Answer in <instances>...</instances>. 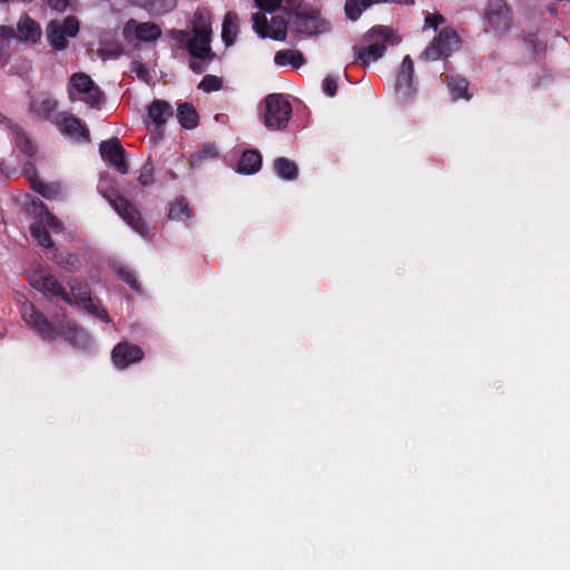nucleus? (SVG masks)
I'll return each instance as SVG.
<instances>
[{"label":"nucleus","mask_w":570,"mask_h":570,"mask_svg":"<svg viewBox=\"0 0 570 570\" xmlns=\"http://www.w3.org/2000/svg\"><path fill=\"white\" fill-rule=\"evenodd\" d=\"M21 316L43 341L52 342L62 337L75 347H85L90 342L89 334L75 321L62 317L53 323L30 302L21 305Z\"/></svg>","instance_id":"obj_1"},{"label":"nucleus","mask_w":570,"mask_h":570,"mask_svg":"<svg viewBox=\"0 0 570 570\" xmlns=\"http://www.w3.org/2000/svg\"><path fill=\"white\" fill-rule=\"evenodd\" d=\"M193 36L188 30L170 29L167 37L176 42L180 49L199 60H213L215 53L212 50V19L206 10H197L193 18Z\"/></svg>","instance_id":"obj_2"},{"label":"nucleus","mask_w":570,"mask_h":570,"mask_svg":"<svg viewBox=\"0 0 570 570\" xmlns=\"http://www.w3.org/2000/svg\"><path fill=\"white\" fill-rule=\"evenodd\" d=\"M401 41L396 32L386 26H374L362 38V45L354 46V60L362 67L370 66L381 59L387 46L397 45Z\"/></svg>","instance_id":"obj_3"},{"label":"nucleus","mask_w":570,"mask_h":570,"mask_svg":"<svg viewBox=\"0 0 570 570\" xmlns=\"http://www.w3.org/2000/svg\"><path fill=\"white\" fill-rule=\"evenodd\" d=\"M98 189L102 197L109 203L112 209L139 235L147 237L149 227L141 216L138 207L125 198L114 186H107V181L101 180Z\"/></svg>","instance_id":"obj_4"},{"label":"nucleus","mask_w":570,"mask_h":570,"mask_svg":"<svg viewBox=\"0 0 570 570\" xmlns=\"http://www.w3.org/2000/svg\"><path fill=\"white\" fill-rule=\"evenodd\" d=\"M283 10L294 31L312 36L322 30L323 20L320 10L304 0H288Z\"/></svg>","instance_id":"obj_5"},{"label":"nucleus","mask_w":570,"mask_h":570,"mask_svg":"<svg viewBox=\"0 0 570 570\" xmlns=\"http://www.w3.org/2000/svg\"><path fill=\"white\" fill-rule=\"evenodd\" d=\"M292 105L282 94H271L264 99L262 121L268 130H283L292 116Z\"/></svg>","instance_id":"obj_6"},{"label":"nucleus","mask_w":570,"mask_h":570,"mask_svg":"<svg viewBox=\"0 0 570 570\" xmlns=\"http://www.w3.org/2000/svg\"><path fill=\"white\" fill-rule=\"evenodd\" d=\"M484 30L504 36L513 24V12L505 0H488L483 10Z\"/></svg>","instance_id":"obj_7"},{"label":"nucleus","mask_w":570,"mask_h":570,"mask_svg":"<svg viewBox=\"0 0 570 570\" xmlns=\"http://www.w3.org/2000/svg\"><path fill=\"white\" fill-rule=\"evenodd\" d=\"M70 287V302H66L69 305H76L86 309L92 316L109 322V315L105 307L101 306L98 298L91 296V291L88 284H83L76 278H72L68 283Z\"/></svg>","instance_id":"obj_8"},{"label":"nucleus","mask_w":570,"mask_h":570,"mask_svg":"<svg viewBox=\"0 0 570 570\" xmlns=\"http://www.w3.org/2000/svg\"><path fill=\"white\" fill-rule=\"evenodd\" d=\"M69 99L75 100V95H83L82 100L90 108H99L104 101V92L94 82L90 76L85 72H76L70 78V88L68 89Z\"/></svg>","instance_id":"obj_9"},{"label":"nucleus","mask_w":570,"mask_h":570,"mask_svg":"<svg viewBox=\"0 0 570 570\" xmlns=\"http://www.w3.org/2000/svg\"><path fill=\"white\" fill-rule=\"evenodd\" d=\"M460 46V38L452 28H443L432 42L424 49L420 58L425 61H436L448 58Z\"/></svg>","instance_id":"obj_10"},{"label":"nucleus","mask_w":570,"mask_h":570,"mask_svg":"<svg viewBox=\"0 0 570 570\" xmlns=\"http://www.w3.org/2000/svg\"><path fill=\"white\" fill-rule=\"evenodd\" d=\"M80 29L79 20L75 16H68L62 22L52 20L48 23L47 39L56 51L68 48L67 38H75Z\"/></svg>","instance_id":"obj_11"},{"label":"nucleus","mask_w":570,"mask_h":570,"mask_svg":"<svg viewBox=\"0 0 570 570\" xmlns=\"http://www.w3.org/2000/svg\"><path fill=\"white\" fill-rule=\"evenodd\" d=\"M30 285L42 293L49 301L61 298L63 302H70V295L61 283L51 274L42 271H35L29 277Z\"/></svg>","instance_id":"obj_12"},{"label":"nucleus","mask_w":570,"mask_h":570,"mask_svg":"<svg viewBox=\"0 0 570 570\" xmlns=\"http://www.w3.org/2000/svg\"><path fill=\"white\" fill-rule=\"evenodd\" d=\"M99 151L101 158L108 161L122 175L129 171V165L126 160V150L118 138L105 140L100 144Z\"/></svg>","instance_id":"obj_13"},{"label":"nucleus","mask_w":570,"mask_h":570,"mask_svg":"<svg viewBox=\"0 0 570 570\" xmlns=\"http://www.w3.org/2000/svg\"><path fill=\"white\" fill-rule=\"evenodd\" d=\"M122 35L126 40L135 37L137 40L151 42L161 37V30L154 22H137L135 19H130L126 22Z\"/></svg>","instance_id":"obj_14"},{"label":"nucleus","mask_w":570,"mask_h":570,"mask_svg":"<svg viewBox=\"0 0 570 570\" xmlns=\"http://www.w3.org/2000/svg\"><path fill=\"white\" fill-rule=\"evenodd\" d=\"M111 358L117 368L124 370L140 362L144 358V351L140 346L125 341L114 346Z\"/></svg>","instance_id":"obj_15"},{"label":"nucleus","mask_w":570,"mask_h":570,"mask_svg":"<svg viewBox=\"0 0 570 570\" xmlns=\"http://www.w3.org/2000/svg\"><path fill=\"white\" fill-rule=\"evenodd\" d=\"M414 63L410 56H405L396 75L395 91L403 98H411L415 88L413 86Z\"/></svg>","instance_id":"obj_16"},{"label":"nucleus","mask_w":570,"mask_h":570,"mask_svg":"<svg viewBox=\"0 0 570 570\" xmlns=\"http://www.w3.org/2000/svg\"><path fill=\"white\" fill-rule=\"evenodd\" d=\"M56 124L60 131L69 137H80L85 141L90 140V134L81 120L69 112L57 115Z\"/></svg>","instance_id":"obj_17"},{"label":"nucleus","mask_w":570,"mask_h":570,"mask_svg":"<svg viewBox=\"0 0 570 570\" xmlns=\"http://www.w3.org/2000/svg\"><path fill=\"white\" fill-rule=\"evenodd\" d=\"M148 118L157 131L161 130L166 121L174 116L171 105L166 100L155 99L148 107Z\"/></svg>","instance_id":"obj_18"},{"label":"nucleus","mask_w":570,"mask_h":570,"mask_svg":"<svg viewBox=\"0 0 570 570\" xmlns=\"http://www.w3.org/2000/svg\"><path fill=\"white\" fill-rule=\"evenodd\" d=\"M381 2H390V3H405V4H413V0H346L344 10L345 14L348 19L352 21H356L362 12L373 4L381 3Z\"/></svg>","instance_id":"obj_19"},{"label":"nucleus","mask_w":570,"mask_h":570,"mask_svg":"<svg viewBox=\"0 0 570 570\" xmlns=\"http://www.w3.org/2000/svg\"><path fill=\"white\" fill-rule=\"evenodd\" d=\"M254 29L261 38H273L274 40H284L286 37V22L282 21L278 30H271L264 13L256 12L253 16Z\"/></svg>","instance_id":"obj_20"},{"label":"nucleus","mask_w":570,"mask_h":570,"mask_svg":"<svg viewBox=\"0 0 570 570\" xmlns=\"http://www.w3.org/2000/svg\"><path fill=\"white\" fill-rule=\"evenodd\" d=\"M263 157L257 149L245 150L238 161V171L246 175L256 174L262 167Z\"/></svg>","instance_id":"obj_21"},{"label":"nucleus","mask_w":570,"mask_h":570,"mask_svg":"<svg viewBox=\"0 0 570 570\" xmlns=\"http://www.w3.org/2000/svg\"><path fill=\"white\" fill-rule=\"evenodd\" d=\"M57 107L58 101L47 94L32 99L30 102V111L42 119H48Z\"/></svg>","instance_id":"obj_22"},{"label":"nucleus","mask_w":570,"mask_h":570,"mask_svg":"<svg viewBox=\"0 0 570 570\" xmlns=\"http://www.w3.org/2000/svg\"><path fill=\"white\" fill-rule=\"evenodd\" d=\"M7 122L12 131L13 140L18 149L27 157H33L37 153V147L33 141L27 136L26 131L19 125L11 124L8 119Z\"/></svg>","instance_id":"obj_23"},{"label":"nucleus","mask_w":570,"mask_h":570,"mask_svg":"<svg viewBox=\"0 0 570 570\" xmlns=\"http://www.w3.org/2000/svg\"><path fill=\"white\" fill-rule=\"evenodd\" d=\"M17 30L20 40L37 42L41 38L40 26L28 16L20 18Z\"/></svg>","instance_id":"obj_24"},{"label":"nucleus","mask_w":570,"mask_h":570,"mask_svg":"<svg viewBox=\"0 0 570 570\" xmlns=\"http://www.w3.org/2000/svg\"><path fill=\"white\" fill-rule=\"evenodd\" d=\"M446 86L452 95L453 100L465 99L470 100L471 95L469 94V82L460 75H448L445 77Z\"/></svg>","instance_id":"obj_25"},{"label":"nucleus","mask_w":570,"mask_h":570,"mask_svg":"<svg viewBox=\"0 0 570 570\" xmlns=\"http://www.w3.org/2000/svg\"><path fill=\"white\" fill-rule=\"evenodd\" d=\"M177 119L179 125L185 129H194L199 122V116L195 107L189 102H184L178 106Z\"/></svg>","instance_id":"obj_26"},{"label":"nucleus","mask_w":570,"mask_h":570,"mask_svg":"<svg viewBox=\"0 0 570 570\" xmlns=\"http://www.w3.org/2000/svg\"><path fill=\"white\" fill-rule=\"evenodd\" d=\"M238 17L235 12L228 11L223 21L222 39L225 46H232L238 32Z\"/></svg>","instance_id":"obj_27"},{"label":"nucleus","mask_w":570,"mask_h":570,"mask_svg":"<svg viewBox=\"0 0 570 570\" xmlns=\"http://www.w3.org/2000/svg\"><path fill=\"white\" fill-rule=\"evenodd\" d=\"M273 168L275 173L285 180H294L298 176V167L297 165L286 158V157H277L274 160Z\"/></svg>","instance_id":"obj_28"},{"label":"nucleus","mask_w":570,"mask_h":570,"mask_svg":"<svg viewBox=\"0 0 570 570\" xmlns=\"http://www.w3.org/2000/svg\"><path fill=\"white\" fill-rule=\"evenodd\" d=\"M32 206L36 209H39L38 216H39V224H42L46 228L49 227L53 232H61L62 230V224L59 222V219L48 210L43 202L41 200H33Z\"/></svg>","instance_id":"obj_29"},{"label":"nucleus","mask_w":570,"mask_h":570,"mask_svg":"<svg viewBox=\"0 0 570 570\" xmlns=\"http://www.w3.org/2000/svg\"><path fill=\"white\" fill-rule=\"evenodd\" d=\"M274 61L278 66L291 65L293 68H299L304 62V56L297 50H279L275 53Z\"/></svg>","instance_id":"obj_30"},{"label":"nucleus","mask_w":570,"mask_h":570,"mask_svg":"<svg viewBox=\"0 0 570 570\" xmlns=\"http://www.w3.org/2000/svg\"><path fill=\"white\" fill-rule=\"evenodd\" d=\"M52 261L66 271H77L80 267V261L76 254L69 252H59L55 248Z\"/></svg>","instance_id":"obj_31"},{"label":"nucleus","mask_w":570,"mask_h":570,"mask_svg":"<svg viewBox=\"0 0 570 570\" xmlns=\"http://www.w3.org/2000/svg\"><path fill=\"white\" fill-rule=\"evenodd\" d=\"M30 185L33 191L40 194L47 199H56L60 195V185L47 184L38 178L30 179Z\"/></svg>","instance_id":"obj_32"},{"label":"nucleus","mask_w":570,"mask_h":570,"mask_svg":"<svg viewBox=\"0 0 570 570\" xmlns=\"http://www.w3.org/2000/svg\"><path fill=\"white\" fill-rule=\"evenodd\" d=\"M168 217L177 220H185L191 217V210L186 198L178 197L170 204Z\"/></svg>","instance_id":"obj_33"},{"label":"nucleus","mask_w":570,"mask_h":570,"mask_svg":"<svg viewBox=\"0 0 570 570\" xmlns=\"http://www.w3.org/2000/svg\"><path fill=\"white\" fill-rule=\"evenodd\" d=\"M218 155V149L214 142H206L202 149L190 156L191 167H199L205 160L214 159Z\"/></svg>","instance_id":"obj_34"},{"label":"nucleus","mask_w":570,"mask_h":570,"mask_svg":"<svg viewBox=\"0 0 570 570\" xmlns=\"http://www.w3.org/2000/svg\"><path fill=\"white\" fill-rule=\"evenodd\" d=\"M31 236L38 242V244L45 248H52L53 240L48 232V229L39 223H33L30 226Z\"/></svg>","instance_id":"obj_35"},{"label":"nucleus","mask_w":570,"mask_h":570,"mask_svg":"<svg viewBox=\"0 0 570 570\" xmlns=\"http://www.w3.org/2000/svg\"><path fill=\"white\" fill-rule=\"evenodd\" d=\"M155 167L151 158L149 157L140 169L138 181L141 186L148 187L155 183Z\"/></svg>","instance_id":"obj_36"},{"label":"nucleus","mask_w":570,"mask_h":570,"mask_svg":"<svg viewBox=\"0 0 570 570\" xmlns=\"http://www.w3.org/2000/svg\"><path fill=\"white\" fill-rule=\"evenodd\" d=\"M222 86L223 80L219 77L214 75H206L199 82L198 88L206 92H212L219 90Z\"/></svg>","instance_id":"obj_37"},{"label":"nucleus","mask_w":570,"mask_h":570,"mask_svg":"<svg viewBox=\"0 0 570 570\" xmlns=\"http://www.w3.org/2000/svg\"><path fill=\"white\" fill-rule=\"evenodd\" d=\"M118 277L127 283L134 291H140V284L135 275V273L127 267H119L117 269Z\"/></svg>","instance_id":"obj_38"},{"label":"nucleus","mask_w":570,"mask_h":570,"mask_svg":"<svg viewBox=\"0 0 570 570\" xmlns=\"http://www.w3.org/2000/svg\"><path fill=\"white\" fill-rule=\"evenodd\" d=\"M131 71L136 73V76L147 82L150 78L149 70L145 67L141 61L135 60L131 62Z\"/></svg>","instance_id":"obj_39"},{"label":"nucleus","mask_w":570,"mask_h":570,"mask_svg":"<svg viewBox=\"0 0 570 570\" xmlns=\"http://www.w3.org/2000/svg\"><path fill=\"white\" fill-rule=\"evenodd\" d=\"M337 82H338L337 77L332 76V75L326 76L323 81L324 92L330 97L335 96L336 91H337Z\"/></svg>","instance_id":"obj_40"},{"label":"nucleus","mask_w":570,"mask_h":570,"mask_svg":"<svg viewBox=\"0 0 570 570\" xmlns=\"http://www.w3.org/2000/svg\"><path fill=\"white\" fill-rule=\"evenodd\" d=\"M282 0H255L256 6L264 11L273 12L281 6Z\"/></svg>","instance_id":"obj_41"},{"label":"nucleus","mask_w":570,"mask_h":570,"mask_svg":"<svg viewBox=\"0 0 570 570\" xmlns=\"http://www.w3.org/2000/svg\"><path fill=\"white\" fill-rule=\"evenodd\" d=\"M444 22H445V19L440 13L429 14L425 18V23L429 24L430 27H432L434 30H436L438 27Z\"/></svg>","instance_id":"obj_42"},{"label":"nucleus","mask_w":570,"mask_h":570,"mask_svg":"<svg viewBox=\"0 0 570 570\" xmlns=\"http://www.w3.org/2000/svg\"><path fill=\"white\" fill-rule=\"evenodd\" d=\"M70 3V0H48V4L56 11H65Z\"/></svg>","instance_id":"obj_43"},{"label":"nucleus","mask_w":570,"mask_h":570,"mask_svg":"<svg viewBox=\"0 0 570 570\" xmlns=\"http://www.w3.org/2000/svg\"><path fill=\"white\" fill-rule=\"evenodd\" d=\"M189 68L195 72V73H203L205 71V67L203 65V62L200 61H191L189 63Z\"/></svg>","instance_id":"obj_44"},{"label":"nucleus","mask_w":570,"mask_h":570,"mask_svg":"<svg viewBox=\"0 0 570 570\" xmlns=\"http://www.w3.org/2000/svg\"><path fill=\"white\" fill-rule=\"evenodd\" d=\"M12 36V29L8 27H0V38L3 40H9Z\"/></svg>","instance_id":"obj_45"},{"label":"nucleus","mask_w":570,"mask_h":570,"mask_svg":"<svg viewBox=\"0 0 570 570\" xmlns=\"http://www.w3.org/2000/svg\"><path fill=\"white\" fill-rule=\"evenodd\" d=\"M273 23L275 24V29L274 30H278L279 27L282 26V21H285L284 19L282 18H273Z\"/></svg>","instance_id":"obj_46"}]
</instances>
